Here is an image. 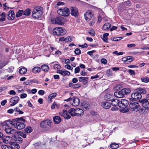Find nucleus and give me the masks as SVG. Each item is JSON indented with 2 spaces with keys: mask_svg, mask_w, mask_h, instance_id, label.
Segmentation results:
<instances>
[{
  "mask_svg": "<svg viewBox=\"0 0 149 149\" xmlns=\"http://www.w3.org/2000/svg\"><path fill=\"white\" fill-rule=\"evenodd\" d=\"M139 102L142 104V106L145 108L149 109V102L146 99L139 100Z\"/></svg>",
  "mask_w": 149,
  "mask_h": 149,
  "instance_id": "nucleus-11",
  "label": "nucleus"
},
{
  "mask_svg": "<svg viewBox=\"0 0 149 149\" xmlns=\"http://www.w3.org/2000/svg\"><path fill=\"white\" fill-rule=\"evenodd\" d=\"M111 24L108 23H105L103 25L102 29L104 31L108 30L111 27Z\"/></svg>",
  "mask_w": 149,
  "mask_h": 149,
  "instance_id": "nucleus-26",
  "label": "nucleus"
},
{
  "mask_svg": "<svg viewBox=\"0 0 149 149\" xmlns=\"http://www.w3.org/2000/svg\"><path fill=\"white\" fill-rule=\"evenodd\" d=\"M27 71V69L26 68L23 67L19 69V72L21 74H24L26 73Z\"/></svg>",
  "mask_w": 149,
  "mask_h": 149,
  "instance_id": "nucleus-29",
  "label": "nucleus"
},
{
  "mask_svg": "<svg viewBox=\"0 0 149 149\" xmlns=\"http://www.w3.org/2000/svg\"><path fill=\"white\" fill-rule=\"evenodd\" d=\"M119 145L117 143H112L110 145V147L113 149H116L119 147Z\"/></svg>",
  "mask_w": 149,
  "mask_h": 149,
  "instance_id": "nucleus-32",
  "label": "nucleus"
},
{
  "mask_svg": "<svg viewBox=\"0 0 149 149\" xmlns=\"http://www.w3.org/2000/svg\"><path fill=\"white\" fill-rule=\"evenodd\" d=\"M60 113V115L63 116L65 119H69L71 117V116L68 114L67 111L65 110H63V112L61 113Z\"/></svg>",
  "mask_w": 149,
  "mask_h": 149,
  "instance_id": "nucleus-18",
  "label": "nucleus"
},
{
  "mask_svg": "<svg viewBox=\"0 0 149 149\" xmlns=\"http://www.w3.org/2000/svg\"><path fill=\"white\" fill-rule=\"evenodd\" d=\"M70 74V72L66 70L63 71L62 73V75L63 76L69 75Z\"/></svg>",
  "mask_w": 149,
  "mask_h": 149,
  "instance_id": "nucleus-44",
  "label": "nucleus"
},
{
  "mask_svg": "<svg viewBox=\"0 0 149 149\" xmlns=\"http://www.w3.org/2000/svg\"><path fill=\"white\" fill-rule=\"evenodd\" d=\"M31 83V81L30 80H28L26 81L23 82V84L25 85H27L30 84Z\"/></svg>",
  "mask_w": 149,
  "mask_h": 149,
  "instance_id": "nucleus-60",
  "label": "nucleus"
},
{
  "mask_svg": "<svg viewBox=\"0 0 149 149\" xmlns=\"http://www.w3.org/2000/svg\"><path fill=\"white\" fill-rule=\"evenodd\" d=\"M6 13L3 12L0 15V22H3L6 19Z\"/></svg>",
  "mask_w": 149,
  "mask_h": 149,
  "instance_id": "nucleus-28",
  "label": "nucleus"
},
{
  "mask_svg": "<svg viewBox=\"0 0 149 149\" xmlns=\"http://www.w3.org/2000/svg\"><path fill=\"white\" fill-rule=\"evenodd\" d=\"M8 62L9 61L8 59H5L4 61H3L2 64L3 65H6L8 64Z\"/></svg>",
  "mask_w": 149,
  "mask_h": 149,
  "instance_id": "nucleus-52",
  "label": "nucleus"
},
{
  "mask_svg": "<svg viewBox=\"0 0 149 149\" xmlns=\"http://www.w3.org/2000/svg\"><path fill=\"white\" fill-rule=\"evenodd\" d=\"M129 107L132 111L134 112H136L140 109V106L138 102H131L129 104Z\"/></svg>",
  "mask_w": 149,
  "mask_h": 149,
  "instance_id": "nucleus-8",
  "label": "nucleus"
},
{
  "mask_svg": "<svg viewBox=\"0 0 149 149\" xmlns=\"http://www.w3.org/2000/svg\"><path fill=\"white\" fill-rule=\"evenodd\" d=\"M6 123L4 130L6 133L8 135L13 134L16 132V130L13 129L15 126L14 124L12 123L11 120H7L4 122Z\"/></svg>",
  "mask_w": 149,
  "mask_h": 149,
  "instance_id": "nucleus-1",
  "label": "nucleus"
},
{
  "mask_svg": "<svg viewBox=\"0 0 149 149\" xmlns=\"http://www.w3.org/2000/svg\"><path fill=\"white\" fill-rule=\"evenodd\" d=\"M136 91L139 92L141 94H145L146 93V91L145 89L142 88H138L136 89Z\"/></svg>",
  "mask_w": 149,
  "mask_h": 149,
  "instance_id": "nucleus-35",
  "label": "nucleus"
},
{
  "mask_svg": "<svg viewBox=\"0 0 149 149\" xmlns=\"http://www.w3.org/2000/svg\"><path fill=\"white\" fill-rule=\"evenodd\" d=\"M38 93L40 95H43L45 94V91L43 90H40L39 91Z\"/></svg>",
  "mask_w": 149,
  "mask_h": 149,
  "instance_id": "nucleus-61",
  "label": "nucleus"
},
{
  "mask_svg": "<svg viewBox=\"0 0 149 149\" xmlns=\"http://www.w3.org/2000/svg\"><path fill=\"white\" fill-rule=\"evenodd\" d=\"M101 106L104 109H109L110 108L111 106V104L109 102L104 101L101 103Z\"/></svg>",
  "mask_w": 149,
  "mask_h": 149,
  "instance_id": "nucleus-15",
  "label": "nucleus"
},
{
  "mask_svg": "<svg viewBox=\"0 0 149 149\" xmlns=\"http://www.w3.org/2000/svg\"><path fill=\"white\" fill-rule=\"evenodd\" d=\"M31 11L29 9H27L24 11L23 15L28 16L30 14Z\"/></svg>",
  "mask_w": 149,
  "mask_h": 149,
  "instance_id": "nucleus-37",
  "label": "nucleus"
},
{
  "mask_svg": "<svg viewBox=\"0 0 149 149\" xmlns=\"http://www.w3.org/2000/svg\"><path fill=\"white\" fill-rule=\"evenodd\" d=\"M141 79L143 82L145 83H148L149 81V79L147 77L141 78Z\"/></svg>",
  "mask_w": 149,
  "mask_h": 149,
  "instance_id": "nucleus-46",
  "label": "nucleus"
},
{
  "mask_svg": "<svg viewBox=\"0 0 149 149\" xmlns=\"http://www.w3.org/2000/svg\"><path fill=\"white\" fill-rule=\"evenodd\" d=\"M73 102L72 104V106L74 107H77L79 104L80 100L79 98L75 97L73 99Z\"/></svg>",
  "mask_w": 149,
  "mask_h": 149,
  "instance_id": "nucleus-19",
  "label": "nucleus"
},
{
  "mask_svg": "<svg viewBox=\"0 0 149 149\" xmlns=\"http://www.w3.org/2000/svg\"><path fill=\"white\" fill-rule=\"evenodd\" d=\"M18 134L19 135V136H21L22 137L24 138H26V134L21 132H19L18 133Z\"/></svg>",
  "mask_w": 149,
  "mask_h": 149,
  "instance_id": "nucleus-45",
  "label": "nucleus"
},
{
  "mask_svg": "<svg viewBox=\"0 0 149 149\" xmlns=\"http://www.w3.org/2000/svg\"><path fill=\"white\" fill-rule=\"evenodd\" d=\"M95 52V50H92V51H89L87 52V54L88 55L91 56L93 55V53L94 52Z\"/></svg>",
  "mask_w": 149,
  "mask_h": 149,
  "instance_id": "nucleus-62",
  "label": "nucleus"
},
{
  "mask_svg": "<svg viewBox=\"0 0 149 149\" xmlns=\"http://www.w3.org/2000/svg\"><path fill=\"white\" fill-rule=\"evenodd\" d=\"M15 13L13 10H10L7 15V18L9 20H12L14 19Z\"/></svg>",
  "mask_w": 149,
  "mask_h": 149,
  "instance_id": "nucleus-13",
  "label": "nucleus"
},
{
  "mask_svg": "<svg viewBox=\"0 0 149 149\" xmlns=\"http://www.w3.org/2000/svg\"><path fill=\"white\" fill-rule=\"evenodd\" d=\"M9 94L11 95H15L16 94V92L14 90H11L9 92Z\"/></svg>",
  "mask_w": 149,
  "mask_h": 149,
  "instance_id": "nucleus-51",
  "label": "nucleus"
},
{
  "mask_svg": "<svg viewBox=\"0 0 149 149\" xmlns=\"http://www.w3.org/2000/svg\"><path fill=\"white\" fill-rule=\"evenodd\" d=\"M40 127L43 128H45L47 127V126L45 124V120L42 121L40 124Z\"/></svg>",
  "mask_w": 149,
  "mask_h": 149,
  "instance_id": "nucleus-42",
  "label": "nucleus"
},
{
  "mask_svg": "<svg viewBox=\"0 0 149 149\" xmlns=\"http://www.w3.org/2000/svg\"><path fill=\"white\" fill-rule=\"evenodd\" d=\"M41 68L44 71L47 72L49 69V66H41Z\"/></svg>",
  "mask_w": 149,
  "mask_h": 149,
  "instance_id": "nucleus-39",
  "label": "nucleus"
},
{
  "mask_svg": "<svg viewBox=\"0 0 149 149\" xmlns=\"http://www.w3.org/2000/svg\"><path fill=\"white\" fill-rule=\"evenodd\" d=\"M69 114L72 116H76V109L74 108L70 109L68 111Z\"/></svg>",
  "mask_w": 149,
  "mask_h": 149,
  "instance_id": "nucleus-23",
  "label": "nucleus"
},
{
  "mask_svg": "<svg viewBox=\"0 0 149 149\" xmlns=\"http://www.w3.org/2000/svg\"><path fill=\"white\" fill-rule=\"evenodd\" d=\"M53 68L56 70H58V69H60L61 68V66H53Z\"/></svg>",
  "mask_w": 149,
  "mask_h": 149,
  "instance_id": "nucleus-63",
  "label": "nucleus"
},
{
  "mask_svg": "<svg viewBox=\"0 0 149 149\" xmlns=\"http://www.w3.org/2000/svg\"><path fill=\"white\" fill-rule=\"evenodd\" d=\"M79 47H81L82 48H86L88 47L86 43H85L84 45H79Z\"/></svg>",
  "mask_w": 149,
  "mask_h": 149,
  "instance_id": "nucleus-59",
  "label": "nucleus"
},
{
  "mask_svg": "<svg viewBox=\"0 0 149 149\" xmlns=\"http://www.w3.org/2000/svg\"><path fill=\"white\" fill-rule=\"evenodd\" d=\"M74 52L76 54L78 55L81 54V51L79 49L76 48L75 49Z\"/></svg>",
  "mask_w": 149,
  "mask_h": 149,
  "instance_id": "nucleus-48",
  "label": "nucleus"
},
{
  "mask_svg": "<svg viewBox=\"0 0 149 149\" xmlns=\"http://www.w3.org/2000/svg\"><path fill=\"white\" fill-rule=\"evenodd\" d=\"M88 78L87 77H80L79 78V80L80 82H84L85 81H88Z\"/></svg>",
  "mask_w": 149,
  "mask_h": 149,
  "instance_id": "nucleus-36",
  "label": "nucleus"
},
{
  "mask_svg": "<svg viewBox=\"0 0 149 149\" xmlns=\"http://www.w3.org/2000/svg\"><path fill=\"white\" fill-rule=\"evenodd\" d=\"M109 35L108 33H105L103 34V38L101 37L103 40L106 42H108V36Z\"/></svg>",
  "mask_w": 149,
  "mask_h": 149,
  "instance_id": "nucleus-25",
  "label": "nucleus"
},
{
  "mask_svg": "<svg viewBox=\"0 0 149 149\" xmlns=\"http://www.w3.org/2000/svg\"><path fill=\"white\" fill-rule=\"evenodd\" d=\"M11 147L13 149H18L19 148V146L15 142H12L11 143Z\"/></svg>",
  "mask_w": 149,
  "mask_h": 149,
  "instance_id": "nucleus-27",
  "label": "nucleus"
},
{
  "mask_svg": "<svg viewBox=\"0 0 149 149\" xmlns=\"http://www.w3.org/2000/svg\"><path fill=\"white\" fill-rule=\"evenodd\" d=\"M19 100V98L18 96H15L11 98L10 102L11 104L10 105V106L12 107L14 106L18 102Z\"/></svg>",
  "mask_w": 149,
  "mask_h": 149,
  "instance_id": "nucleus-10",
  "label": "nucleus"
},
{
  "mask_svg": "<svg viewBox=\"0 0 149 149\" xmlns=\"http://www.w3.org/2000/svg\"><path fill=\"white\" fill-rule=\"evenodd\" d=\"M1 148L2 149H13L11 146H7L6 145H4L1 146Z\"/></svg>",
  "mask_w": 149,
  "mask_h": 149,
  "instance_id": "nucleus-38",
  "label": "nucleus"
},
{
  "mask_svg": "<svg viewBox=\"0 0 149 149\" xmlns=\"http://www.w3.org/2000/svg\"><path fill=\"white\" fill-rule=\"evenodd\" d=\"M12 123L14 124V128H16L19 130H21L24 128L25 126L26 125L25 123L22 121H17L15 119H13L11 120Z\"/></svg>",
  "mask_w": 149,
  "mask_h": 149,
  "instance_id": "nucleus-7",
  "label": "nucleus"
},
{
  "mask_svg": "<svg viewBox=\"0 0 149 149\" xmlns=\"http://www.w3.org/2000/svg\"><path fill=\"white\" fill-rule=\"evenodd\" d=\"M130 74L132 75H133L135 74V72L134 71L131 70H129L128 71Z\"/></svg>",
  "mask_w": 149,
  "mask_h": 149,
  "instance_id": "nucleus-54",
  "label": "nucleus"
},
{
  "mask_svg": "<svg viewBox=\"0 0 149 149\" xmlns=\"http://www.w3.org/2000/svg\"><path fill=\"white\" fill-rule=\"evenodd\" d=\"M82 108L84 109H89V104L86 102H84L82 103L81 106Z\"/></svg>",
  "mask_w": 149,
  "mask_h": 149,
  "instance_id": "nucleus-33",
  "label": "nucleus"
},
{
  "mask_svg": "<svg viewBox=\"0 0 149 149\" xmlns=\"http://www.w3.org/2000/svg\"><path fill=\"white\" fill-rule=\"evenodd\" d=\"M57 94L56 93H54L51 94L49 96L52 99L54 98L56 95Z\"/></svg>",
  "mask_w": 149,
  "mask_h": 149,
  "instance_id": "nucleus-56",
  "label": "nucleus"
},
{
  "mask_svg": "<svg viewBox=\"0 0 149 149\" xmlns=\"http://www.w3.org/2000/svg\"><path fill=\"white\" fill-rule=\"evenodd\" d=\"M131 90L129 88H123L119 92H114V95L115 96L121 98L124 97L125 95L129 94Z\"/></svg>",
  "mask_w": 149,
  "mask_h": 149,
  "instance_id": "nucleus-4",
  "label": "nucleus"
},
{
  "mask_svg": "<svg viewBox=\"0 0 149 149\" xmlns=\"http://www.w3.org/2000/svg\"><path fill=\"white\" fill-rule=\"evenodd\" d=\"M88 33L91 36H94L95 35V32L94 30L92 29H90L88 31Z\"/></svg>",
  "mask_w": 149,
  "mask_h": 149,
  "instance_id": "nucleus-41",
  "label": "nucleus"
},
{
  "mask_svg": "<svg viewBox=\"0 0 149 149\" xmlns=\"http://www.w3.org/2000/svg\"><path fill=\"white\" fill-rule=\"evenodd\" d=\"M58 13L60 15L67 17L70 14V10L67 8L59 9L57 10Z\"/></svg>",
  "mask_w": 149,
  "mask_h": 149,
  "instance_id": "nucleus-9",
  "label": "nucleus"
},
{
  "mask_svg": "<svg viewBox=\"0 0 149 149\" xmlns=\"http://www.w3.org/2000/svg\"><path fill=\"white\" fill-rule=\"evenodd\" d=\"M14 69V68L13 67V66L10 67L7 69V70L8 72H11L13 71Z\"/></svg>",
  "mask_w": 149,
  "mask_h": 149,
  "instance_id": "nucleus-53",
  "label": "nucleus"
},
{
  "mask_svg": "<svg viewBox=\"0 0 149 149\" xmlns=\"http://www.w3.org/2000/svg\"><path fill=\"white\" fill-rule=\"evenodd\" d=\"M101 62L102 63L106 64L107 63V61L105 59L102 58L101 59Z\"/></svg>",
  "mask_w": 149,
  "mask_h": 149,
  "instance_id": "nucleus-58",
  "label": "nucleus"
},
{
  "mask_svg": "<svg viewBox=\"0 0 149 149\" xmlns=\"http://www.w3.org/2000/svg\"><path fill=\"white\" fill-rule=\"evenodd\" d=\"M84 15L86 21H88L91 18L93 15L90 11L88 10L84 14Z\"/></svg>",
  "mask_w": 149,
  "mask_h": 149,
  "instance_id": "nucleus-14",
  "label": "nucleus"
},
{
  "mask_svg": "<svg viewBox=\"0 0 149 149\" xmlns=\"http://www.w3.org/2000/svg\"><path fill=\"white\" fill-rule=\"evenodd\" d=\"M111 105L113 106H119V101L117 99H113L111 100Z\"/></svg>",
  "mask_w": 149,
  "mask_h": 149,
  "instance_id": "nucleus-21",
  "label": "nucleus"
},
{
  "mask_svg": "<svg viewBox=\"0 0 149 149\" xmlns=\"http://www.w3.org/2000/svg\"><path fill=\"white\" fill-rule=\"evenodd\" d=\"M24 11L23 10H19L17 12L15 16L17 17H18L21 16L22 14H23Z\"/></svg>",
  "mask_w": 149,
  "mask_h": 149,
  "instance_id": "nucleus-31",
  "label": "nucleus"
},
{
  "mask_svg": "<svg viewBox=\"0 0 149 149\" xmlns=\"http://www.w3.org/2000/svg\"><path fill=\"white\" fill-rule=\"evenodd\" d=\"M71 14L72 16H73L75 17H77L78 15V13L77 9L73 7L70 8Z\"/></svg>",
  "mask_w": 149,
  "mask_h": 149,
  "instance_id": "nucleus-17",
  "label": "nucleus"
},
{
  "mask_svg": "<svg viewBox=\"0 0 149 149\" xmlns=\"http://www.w3.org/2000/svg\"><path fill=\"white\" fill-rule=\"evenodd\" d=\"M13 140L16 143H21L22 142V139L19 136L18 134H15L13 137Z\"/></svg>",
  "mask_w": 149,
  "mask_h": 149,
  "instance_id": "nucleus-16",
  "label": "nucleus"
},
{
  "mask_svg": "<svg viewBox=\"0 0 149 149\" xmlns=\"http://www.w3.org/2000/svg\"><path fill=\"white\" fill-rule=\"evenodd\" d=\"M81 86V85L79 84H74L73 88L74 89H76Z\"/></svg>",
  "mask_w": 149,
  "mask_h": 149,
  "instance_id": "nucleus-55",
  "label": "nucleus"
},
{
  "mask_svg": "<svg viewBox=\"0 0 149 149\" xmlns=\"http://www.w3.org/2000/svg\"><path fill=\"white\" fill-rule=\"evenodd\" d=\"M53 119L54 123L56 124L60 123L61 121V118L58 116H56L54 117Z\"/></svg>",
  "mask_w": 149,
  "mask_h": 149,
  "instance_id": "nucleus-20",
  "label": "nucleus"
},
{
  "mask_svg": "<svg viewBox=\"0 0 149 149\" xmlns=\"http://www.w3.org/2000/svg\"><path fill=\"white\" fill-rule=\"evenodd\" d=\"M63 19L62 17L58 16L54 18H51V20L53 24L63 25L64 24V22Z\"/></svg>",
  "mask_w": 149,
  "mask_h": 149,
  "instance_id": "nucleus-6",
  "label": "nucleus"
},
{
  "mask_svg": "<svg viewBox=\"0 0 149 149\" xmlns=\"http://www.w3.org/2000/svg\"><path fill=\"white\" fill-rule=\"evenodd\" d=\"M80 68L79 66L76 68L75 69L74 72L75 73H78L79 71Z\"/></svg>",
  "mask_w": 149,
  "mask_h": 149,
  "instance_id": "nucleus-64",
  "label": "nucleus"
},
{
  "mask_svg": "<svg viewBox=\"0 0 149 149\" xmlns=\"http://www.w3.org/2000/svg\"><path fill=\"white\" fill-rule=\"evenodd\" d=\"M42 10L43 8L40 6H38L35 8L32 11V17L37 19L40 17L42 14Z\"/></svg>",
  "mask_w": 149,
  "mask_h": 149,
  "instance_id": "nucleus-3",
  "label": "nucleus"
},
{
  "mask_svg": "<svg viewBox=\"0 0 149 149\" xmlns=\"http://www.w3.org/2000/svg\"><path fill=\"white\" fill-rule=\"evenodd\" d=\"M112 71L110 69L107 70L106 71V73L108 76L112 75Z\"/></svg>",
  "mask_w": 149,
  "mask_h": 149,
  "instance_id": "nucleus-50",
  "label": "nucleus"
},
{
  "mask_svg": "<svg viewBox=\"0 0 149 149\" xmlns=\"http://www.w3.org/2000/svg\"><path fill=\"white\" fill-rule=\"evenodd\" d=\"M129 101L126 100L122 99L119 101V107L122 109L121 111L123 113H125L128 111L130 108L127 107L128 105H129Z\"/></svg>",
  "mask_w": 149,
  "mask_h": 149,
  "instance_id": "nucleus-2",
  "label": "nucleus"
},
{
  "mask_svg": "<svg viewBox=\"0 0 149 149\" xmlns=\"http://www.w3.org/2000/svg\"><path fill=\"white\" fill-rule=\"evenodd\" d=\"M76 116H80L81 115H83L84 113L83 111L81 109L79 108L76 109Z\"/></svg>",
  "mask_w": 149,
  "mask_h": 149,
  "instance_id": "nucleus-22",
  "label": "nucleus"
},
{
  "mask_svg": "<svg viewBox=\"0 0 149 149\" xmlns=\"http://www.w3.org/2000/svg\"><path fill=\"white\" fill-rule=\"evenodd\" d=\"M113 54H116L117 55H121L123 54V52H118L117 51H115L113 52Z\"/></svg>",
  "mask_w": 149,
  "mask_h": 149,
  "instance_id": "nucleus-49",
  "label": "nucleus"
},
{
  "mask_svg": "<svg viewBox=\"0 0 149 149\" xmlns=\"http://www.w3.org/2000/svg\"><path fill=\"white\" fill-rule=\"evenodd\" d=\"M45 124H46L47 126H48L49 127H51L52 124V122L51 120H45Z\"/></svg>",
  "mask_w": 149,
  "mask_h": 149,
  "instance_id": "nucleus-43",
  "label": "nucleus"
},
{
  "mask_svg": "<svg viewBox=\"0 0 149 149\" xmlns=\"http://www.w3.org/2000/svg\"><path fill=\"white\" fill-rule=\"evenodd\" d=\"M41 70V68L38 66L35 67L32 69V72L35 73H37L40 72Z\"/></svg>",
  "mask_w": 149,
  "mask_h": 149,
  "instance_id": "nucleus-24",
  "label": "nucleus"
},
{
  "mask_svg": "<svg viewBox=\"0 0 149 149\" xmlns=\"http://www.w3.org/2000/svg\"><path fill=\"white\" fill-rule=\"evenodd\" d=\"M140 111L141 114L145 115L146 113V111L145 109H141L140 110Z\"/></svg>",
  "mask_w": 149,
  "mask_h": 149,
  "instance_id": "nucleus-57",
  "label": "nucleus"
},
{
  "mask_svg": "<svg viewBox=\"0 0 149 149\" xmlns=\"http://www.w3.org/2000/svg\"><path fill=\"white\" fill-rule=\"evenodd\" d=\"M53 33L57 36H63L66 33V30L61 27H56L53 30Z\"/></svg>",
  "mask_w": 149,
  "mask_h": 149,
  "instance_id": "nucleus-5",
  "label": "nucleus"
},
{
  "mask_svg": "<svg viewBox=\"0 0 149 149\" xmlns=\"http://www.w3.org/2000/svg\"><path fill=\"white\" fill-rule=\"evenodd\" d=\"M24 131L26 133H30L33 131V129L31 127L29 126L25 128Z\"/></svg>",
  "mask_w": 149,
  "mask_h": 149,
  "instance_id": "nucleus-30",
  "label": "nucleus"
},
{
  "mask_svg": "<svg viewBox=\"0 0 149 149\" xmlns=\"http://www.w3.org/2000/svg\"><path fill=\"white\" fill-rule=\"evenodd\" d=\"M131 96L132 99L134 100H139L142 97L140 93L138 91L132 93L131 94Z\"/></svg>",
  "mask_w": 149,
  "mask_h": 149,
  "instance_id": "nucleus-12",
  "label": "nucleus"
},
{
  "mask_svg": "<svg viewBox=\"0 0 149 149\" xmlns=\"http://www.w3.org/2000/svg\"><path fill=\"white\" fill-rule=\"evenodd\" d=\"M111 96H113V95L108 93L107 94L104 95V98L106 100L110 101Z\"/></svg>",
  "mask_w": 149,
  "mask_h": 149,
  "instance_id": "nucleus-34",
  "label": "nucleus"
},
{
  "mask_svg": "<svg viewBox=\"0 0 149 149\" xmlns=\"http://www.w3.org/2000/svg\"><path fill=\"white\" fill-rule=\"evenodd\" d=\"M15 119V120H16L17 121H22L24 122L25 121V120L23 118V117H21L20 118H17Z\"/></svg>",
  "mask_w": 149,
  "mask_h": 149,
  "instance_id": "nucleus-47",
  "label": "nucleus"
},
{
  "mask_svg": "<svg viewBox=\"0 0 149 149\" xmlns=\"http://www.w3.org/2000/svg\"><path fill=\"white\" fill-rule=\"evenodd\" d=\"M14 111H15L18 112L17 114H21L24 113V112L21 111L18 107H17L15 109Z\"/></svg>",
  "mask_w": 149,
  "mask_h": 149,
  "instance_id": "nucleus-40",
  "label": "nucleus"
}]
</instances>
